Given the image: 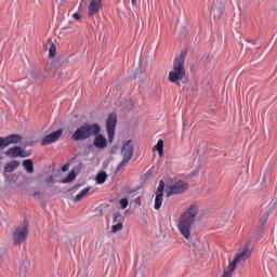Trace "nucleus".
I'll use <instances>...</instances> for the list:
<instances>
[{
  "label": "nucleus",
  "instance_id": "nucleus-1",
  "mask_svg": "<svg viewBox=\"0 0 277 277\" xmlns=\"http://www.w3.org/2000/svg\"><path fill=\"white\" fill-rule=\"evenodd\" d=\"M198 213H200L198 206L192 205L184 213L181 214L177 229L184 239H189L192 235V227L196 222Z\"/></svg>",
  "mask_w": 277,
  "mask_h": 277
},
{
  "label": "nucleus",
  "instance_id": "nucleus-2",
  "mask_svg": "<svg viewBox=\"0 0 277 277\" xmlns=\"http://www.w3.org/2000/svg\"><path fill=\"white\" fill-rule=\"evenodd\" d=\"M185 71V53H181L173 61V69L169 72L168 81L181 88V83H186L187 78Z\"/></svg>",
  "mask_w": 277,
  "mask_h": 277
},
{
  "label": "nucleus",
  "instance_id": "nucleus-3",
  "mask_svg": "<svg viewBox=\"0 0 277 277\" xmlns=\"http://www.w3.org/2000/svg\"><path fill=\"white\" fill-rule=\"evenodd\" d=\"M101 131V124L84 122L82 126L76 129L75 133L71 135L74 142H85L90 137H94V134Z\"/></svg>",
  "mask_w": 277,
  "mask_h": 277
},
{
  "label": "nucleus",
  "instance_id": "nucleus-4",
  "mask_svg": "<svg viewBox=\"0 0 277 277\" xmlns=\"http://www.w3.org/2000/svg\"><path fill=\"white\" fill-rule=\"evenodd\" d=\"M29 230V221L24 220V225L18 226L13 233L14 246H21L25 239H27V233Z\"/></svg>",
  "mask_w": 277,
  "mask_h": 277
},
{
  "label": "nucleus",
  "instance_id": "nucleus-5",
  "mask_svg": "<svg viewBox=\"0 0 277 277\" xmlns=\"http://www.w3.org/2000/svg\"><path fill=\"white\" fill-rule=\"evenodd\" d=\"M118 123V115L110 113L106 119V131L108 135V142H114L116 135V124Z\"/></svg>",
  "mask_w": 277,
  "mask_h": 277
},
{
  "label": "nucleus",
  "instance_id": "nucleus-6",
  "mask_svg": "<svg viewBox=\"0 0 277 277\" xmlns=\"http://www.w3.org/2000/svg\"><path fill=\"white\" fill-rule=\"evenodd\" d=\"M4 155L5 157H10L11 159H16V157L25 159V157H31V150H23V147L15 146L4 151Z\"/></svg>",
  "mask_w": 277,
  "mask_h": 277
},
{
  "label": "nucleus",
  "instance_id": "nucleus-7",
  "mask_svg": "<svg viewBox=\"0 0 277 277\" xmlns=\"http://www.w3.org/2000/svg\"><path fill=\"white\" fill-rule=\"evenodd\" d=\"M187 189V184L183 181L175 182L173 185L166 187V197L174 196V194H183Z\"/></svg>",
  "mask_w": 277,
  "mask_h": 277
},
{
  "label": "nucleus",
  "instance_id": "nucleus-8",
  "mask_svg": "<svg viewBox=\"0 0 277 277\" xmlns=\"http://www.w3.org/2000/svg\"><path fill=\"white\" fill-rule=\"evenodd\" d=\"M63 134H64V129L61 128L45 135L41 141V146H49V144H55V142H57V140H60Z\"/></svg>",
  "mask_w": 277,
  "mask_h": 277
},
{
  "label": "nucleus",
  "instance_id": "nucleus-9",
  "mask_svg": "<svg viewBox=\"0 0 277 277\" xmlns=\"http://www.w3.org/2000/svg\"><path fill=\"white\" fill-rule=\"evenodd\" d=\"M101 8H103V0H91L88 6V16L92 18L94 14H98V12H101Z\"/></svg>",
  "mask_w": 277,
  "mask_h": 277
},
{
  "label": "nucleus",
  "instance_id": "nucleus-10",
  "mask_svg": "<svg viewBox=\"0 0 277 277\" xmlns=\"http://www.w3.org/2000/svg\"><path fill=\"white\" fill-rule=\"evenodd\" d=\"M93 136L95 137L93 141V146H95V148H98L100 150H104V148L107 146V138L104 137L103 134H101V131L93 134Z\"/></svg>",
  "mask_w": 277,
  "mask_h": 277
},
{
  "label": "nucleus",
  "instance_id": "nucleus-11",
  "mask_svg": "<svg viewBox=\"0 0 277 277\" xmlns=\"http://www.w3.org/2000/svg\"><path fill=\"white\" fill-rule=\"evenodd\" d=\"M133 140H128L123 143L121 153L122 157H128L129 159H133Z\"/></svg>",
  "mask_w": 277,
  "mask_h": 277
},
{
  "label": "nucleus",
  "instance_id": "nucleus-12",
  "mask_svg": "<svg viewBox=\"0 0 277 277\" xmlns=\"http://www.w3.org/2000/svg\"><path fill=\"white\" fill-rule=\"evenodd\" d=\"M252 254V250H250L248 247H246L240 253H238L234 259L241 263V261H248Z\"/></svg>",
  "mask_w": 277,
  "mask_h": 277
},
{
  "label": "nucleus",
  "instance_id": "nucleus-13",
  "mask_svg": "<svg viewBox=\"0 0 277 277\" xmlns=\"http://www.w3.org/2000/svg\"><path fill=\"white\" fill-rule=\"evenodd\" d=\"M19 166H21V161L12 160L11 162H8L6 164H4V172L5 173L14 172V170H16V168H18Z\"/></svg>",
  "mask_w": 277,
  "mask_h": 277
},
{
  "label": "nucleus",
  "instance_id": "nucleus-14",
  "mask_svg": "<svg viewBox=\"0 0 277 277\" xmlns=\"http://www.w3.org/2000/svg\"><path fill=\"white\" fill-rule=\"evenodd\" d=\"M22 166L28 174H34V161L31 159L23 160Z\"/></svg>",
  "mask_w": 277,
  "mask_h": 277
},
{
  "label": "nucleus",
  "instance_id": "nucleus-15",
  "mask_svg": "<svg viewBox=\"0 0 277 277\" xmlns=\"http://www.w3.org/2000/svg\"><path fill=\"white\" fill-rule=\"evenodd\" d=\"M237 261L234 258L233 262H230L227 266V271H224L223 274H227L228 277H233V273L235 272V268L237 267Z\"/></svg>",
  "mask_w": 277,
  "mask_h": 277
},
{
  "label": "nucleus",
  "instance_id": "nucleus-16",
  "mask_svg": "<svg viewBox=\"0 0 277 277\" xmlns=\"http://www.w3.org/2000/svg\"><path fill=\"white\" fill-rule=\"evenodd\" d=\"M161 205H163V195L156 194L154 209L159 211V209H161Z\"/></svg>",
  "mask_w": 277,
  "mask_h": 277
},
{
  "label": "nucleus",
  "instance_id": "nucleus-17",
  "mask_svg": "<svg viewBox=\"0 0 277 277\" xmlns=\"http://www.w3.org/2000/svg\"><path fill=\"white\" fill-rule=\"evenodd\" d=\"M77 179V173L75 172V170H71L70 172H69V174L65 177V179H63L62 181H61V183H64V184H66V183H72V181H75Z\"/></svg>",
  "mask_w": 277,
  "mask_h": 277
},
{
  "label": "nucleus",
  "instance_id": "nucleus-18",
  "mask_svg": "<svg viewBox=\"0 0 277 277\" xmlns=\"http://www.w3.org/2000/svg\"><path fill=\"white\" fill-rule=\"evenodd\" d=\"M95 181H96L97 185H103V183H105V181H107V172H105V171L100 172L96 175Z\"/></svg>",
  "mask_w": 277,
  "mask_h": 277
},
{
  "label": "nucleus",
  "instance_id": "nucleus-19",
  "mask_svg": "<svg viewBox=\"0 0 277 277\" xmlns=\"http://www.w3.org/2000/svg\"><path fill=\"white\" fill-rule=\"evenodd\" d=\"M91 187H84L76 197L74 198V202H79L81 199L90 192Z\"/></svg>",
  "mask_w": 277,
  "mask_h": 277
},
{
  "label": "nucleus",
  "instance_id": "nucleus-20",
  "mask_svg": "<svg viewBox=\"0 0 277 277\" xmlns=\"http://www.w3.org/2000/svg\"><path fill=\"white\" fill-rule=\"evenodd\" d=\"M10 144H18L23 141V136L19 134H10L8 135Z\"/></svg>",
  "mask_w": 277,
  "mask_h": 277
},
{
  "label": "nucleus",
  "instance_id": "nucleus-21",
  "mask_svg": "<svg viewBox=\"0 0 277 277\" xmlns=\"http://www.w3.org/2000/svg\"><path fill=\"white\" fill-rule=\"evenodd\" d=\"M154 150H157L159 157L163 156V140H158L157 144L154 147Z\"/></svg>",
  "mask_w": 277,
  "mask_h": 277
},
{
  "label": "nucleus",
  "instance_id": "nucleus-22",
  "mask_svg": "<svg viewBox=\"0 0 277 277\" xmlns=\"http://www.w3.org/2000/svg\"><path fill=\"white\" fill-rule=\"evenodd\" d=\"M10 138L9 136H0V149L3 150V148H8L10 146Z\"/></svg>",
  "mask_w": 277,
  "mask_h": 277
},
{
  "label": "nucleus",
  "instance_id": "nucleus-23",
  "mask_svg": "<svg viewBox=\"0 0 277 277\" xmlns=\"http://www.w3.org/2000/svg\"><path fill=\"white\" fill-rule=\"evenodd\" d=\"M35 81H37L38 83H42V81H44V79H47V75H44V72L42 71H38L35 77H34Z\"/></svg>",
  "mask_w": 277,
  "mask_h": 277
},
{
  "label": "nucleus",
  "instance_id": "nucleus-24",
  "mask_svg": "<svg viewBox=\"0 0 277 277\" xmlns=\"http://www.w3.org/2000/svg\"><path fill=\"white\" fill-rule=\"evenodd\" d=\"M163 189H166V182H163V180H160L156 194L163 196Z\"/></svg>",
  "mask_w": 277,
  "mask_h": 277
},
{
  "label": "nucleus",
  "instance_id": "nucleus-25",
  "mask_svg": "<svg viewBox=\"0 0 277 277\" xmlns=\"http://www.w3.org/2000/svg\"><path fill=\"white\" fill-rule=\"evenodd\" d=\"M57 53V48L55 47V43H51L49 49V57H55Z\"/></svg>",
  "mask_w": 277,
  "mask_h": 277
},
{
  "label": "nucleus",
  "instance_id": "nucleus-26",
  "mask_svg": "<svg viewBox=\"0 0 277 277\" xmlns=\"http://www.w3.org/2000/svg\"><path fill=\"white\" fill-rule=\"evenodd\" d=\"M122 227H123L122 222H119L113 225L111 233H118V230H122Z\"/></svg>",
  "mask_w": 277,
  "mask_h": 277
},
{
  "label": "nucleus",
  "instance_id": "nucleus-27",
  "mask_svg": "<svg viewBox=\"0 0 277 277\" xmlns=\"http://www.w3.org/2000/svg\"><path fill=\"white\" fill-rule=\"evenodd\" d=\"M121 209H127L129 207V199L127 198H121L119 201Z\"/></svg>",
  "mask_w": 277,
  "mask_h": 277
},
{
  "label": "nucleus",
  "instance_id": "nucleus-28",
  "mask_svg": "<svg viewBox=\"0 0 277 277\" xmlns=\"http://www.w3.org/2000/svg\"><path fill=\"white\" fill-rule=\"evenodd\" d=\"M120 217H122V213L120 211H117L113 214V222L114 224H116V222H118L120 220Z\"/></svg>",
  "mask_w": 277,
  "mask_h": 277
},
{
  "label": "nucleus",
  "instance_id": "nucleus-29",
  "mask_svg": "<svg viewBox=\"0 0 277 277\" xmlns=\"http://www.w3.org/2000/svg\"><path fill=\"white\" fill-rule=\"evenodd\" d=\"M272 211H274V208H272L271 210H268V211L266 212V216H265L264 220H261L262 226H264V224H267V220H268L269 215H272Z\"/></svg>",
  "mask_w": 277,
  "mask_h": 277
},
{
  "label": "nucleus",
  "instance_id": "nucleus-30",
  "mask_svg": "<svg viewBox=\"0 0 277 277\" xmlns=\"http://www.w3.org/2000/svg\"><path fill=\"white\" fill-rule=\"evenodd\" d=\"M131 158L123 156L122 160L119 163V168H124L127 166V162L130 160Z\"/></svg>",
  "mask_w": 277,
  "mask_h": 277
},
{
  "label": "nucleus",
  "instance_id": "nucleus-31",
  "mask_svg": "<svg viewBox=\"0 0 277 277\" xmlns=\"http://www.w3.org/2000/svg\"><path fill=\"white\" fill-rule=\"evenodd\" d=\"M213 14H217L219 18L222 16V14H224V10H222V8H216L213 9Z\"/></svg>",
  "mask_w": 277,
  "mask_h": 277
},
{
  "label": "nucleus",
  "instance_id": "nucleus-32",
  "mask_svg": "<svg viewBox=\"0 0 277 277\" xmlns=\"http://www.w3.org/2000/svg\"><path fill=\"white\" fill-rule=\"evenodd\" d=\"M134 203L137 205L138 207H142V196H137V197L134 199Z\"/></svg>",
  "mask_w": 277,
  "mask_h": 277
},
{
  "label": "nucleus",
  "instance_id": "nucleus-33",
  "mask_svg": "<svg viewBox=\"0 0 277 277\" xmlns=\"http://www.w3.org/2000/svg\"><path fill=\"white\" fill-rule=\"evenodd\" d=\"M82 184H75L72 187L68 188L67 192L70 193V192H74V189H79V187H81Z\"/></svg>",
  "mask_w": 277,
  "mask_h": 277
},
{
  "label": "nucleus",
  "instance_id": "nucleus-34",
  "mask_svg": "<svg viewBox=\"0 0 277 277\" xmlns=\"http://www.w3.org/2000/svg\"><path fill=\"white\" fill-rule=\"evenodd\" d=\"M72 19L74 21H81V15H79V13H74L72 14Z\"/></svg>",
  "mask_w": 277,
  "mask_h": 277
},
{
  "label": "nucleus",
  "instance_id": "nucleus-35",
  "mask_svg": "<svg viewBox=\"0 0 277 277\" xmlns=\"http://www.w3.org/2000/svg\"><path fill=\"white\" fill-rule=\"evenodd\" d=\"M150 174H153V172L150 171H147L144 175H143V179L146 181L148 179H150Z\"/></svg>",
  "mask_w": 277,
  "mask_h": 277
},
{
  "label": "nucleus",
  "instance_id": "nucleus-36",
  "mask_svg": "<svg viewBox=\"0 0 277 277\" xmlns=\"http://www.w3.org/2000/svg\"><path fill=\"white\" fill-rule=\"evenodd\" d=\"M34 198H38V200H41L42 199V197L40 196V192H36V193H34Z\"/></svg>",
  "mask_w": 277,
  "mask_h": 277
},
{
  "label": "nucleus",
  "instance_id": "nucleus-37",
  "mask_svg": "<svg viewBox=\"0 0 277 277\" xmlns=\"http://www.w3.org/2000/svg\"><path fill=\"white\" fill-rule=\"evenodd\" d=\"M68 168H69L68 163L64 164L62 167V172H68Z\"/></svg>",
  "mask_w": 277,
  "mask_h": 277
},
{
  "label": "nucleus",
  "instance_id": "nucleus-38",
  "mask_svg": "<svg viewBox=\"0 0 277 277\" xmlns=\"http://www.w3.org/2000/svg\"><path fill=\"white\" fill-rule=\"evenodd\" d=\"M45 181H47L48 183H53V175H49V176L45 179Z\"/></svg>",
  "mask_w": 277,
  "mask_h": 277
},
{
  "label": "nucleus",
  "instance_id": "nucleus-39",
  "mask_svg": "<svg viewBox=\"0 0 277 277\" xmlns=\"http://www.w3.org/2000/svg\"><path fill=\"white\" fill-rule=\"evenodd\" d=\"M120 170H122V167H120V164H118L116 168V172H120Z\"/></svg>",
  "mask_w": 277,
  "mask_h": 277
},
{
  "label": "nucleus",
  "instance_id": "nucleus-40",
  "mask_svg": "<svg viewBox=\"0 0 277 277\" xmlns=\"http://www.w3.org/2000/svg\"><path fill=\"white\" fill-rule=\"evenodd\" d=\"M131 3H132L133 6H135L136 3H137V0H131Z\"/></svg>",
  "mask_w": 277,
  "mask_h": 277
},
{
  "label": "nucleus",
  "instance_id": "nucleus-41",
  "mask_svg": "<svg viewBox=\"0 0 277 277\" xmlns=\"http://www.w3.org/2000/svg\"><path fill=\"white\" fill-rule=\"evenodd\" d=\"M137 190L136 189H133V190H130V194H135Z\"/></svg>",
  "mask_w": 277,
  "mask_h": 277
},
{
  "label": "nucleus",
  "instance_id": "nucleus-42",
  "mask_svg": "<svg viewBox=\"0 0 277 277\" xmlns=\"http://www.w3.org/2000/svg\"><path fill=\"white\" fill-rule=\"evenodd\" d=\"M66 0H61V3H64Z\"/></svg>",
  "mask_w": 277,
  "mask_h": 277
}]
</instances>
